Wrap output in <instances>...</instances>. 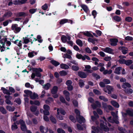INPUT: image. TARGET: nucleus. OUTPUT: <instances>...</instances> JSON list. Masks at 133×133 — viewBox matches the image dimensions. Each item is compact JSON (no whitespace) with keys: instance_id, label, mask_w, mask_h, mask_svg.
I'll list each match as a JSON object with an SVG mask.
<instances>
[{"instance_id":"obj_63","label":"nucleus","mask_w":133,"mask_h":133,"mask_svg":"<svg viewBox=\"0 0 133 133\" xmlns=\"http://www.w3.org/2000/svg\"><path fill=\"white\" fill-rule=\"evenodd\" d=\"M132 20V18L131 17H128L126 18L125 19V20L126 21L128 22H131Z\"/></svg>"},{"instance_id":"obj_8","label":"nucleus","mask_w":133,"mask_h":133,"mask_svg":"<svg viewBox=\"0 0 133 133\" xmlns=\"http://www.w3.org/2000/svg\"><path fill=\"white\" fill-rule=\"evenodd\" d=\"M110 45L112 46H115L117 45V43L118 42V40L116 38H112L110 39Z\"/></svg>"},{"instance_id":"obj_2","label":"nucleus","mask_w":133,"mask_h":133,"mask_svg":"<svg viewBox=\"0 0 133 133\" xmlns=\"http://www.w3.org/2000/svg\"><path fill=\"white\" fill-rule=\"evenodd\" d=\"M100 122L101 123L100 124L99 126L101 129L105 131H108L109 130V129L107 126V123L105 125L104 124L105 123L103 120H101Z\"/></svg>"},{"instance_id":"obj_57","label":"nucleus","mask_w":133,"mask_h":133,"mask_svg":"<svg viewBox=\"0 0 133 133\" xmlns=\"http://www.w3.org/2000/svg\"><path fill=\"white\" fill-rule=\"evenodd\" d=\"M85 51L87 52L89 54H91L92 52L91 51L90 48L87 47L85 48Z\"/></svg>"},{"instance_id":"obj_37","label":"nucleus","mask_w":133,"mask_h":133,"mask_svg":"<svg viewBox=\"0 0 133 133\" xmlns=\"http://www.w3.org/2000/svg\"><path fill=\"white\" fill-rule=\"evenodd\" d=\"M34 51H33L31 52H29L28 54V57L30 58L34 56Z\"/></svg>"},{"instance_id":"obj_38","label":"nucleus","mask_w":133,"mask_h":133,"mask_svg":"<svg viewBox=\"0 0 133 133\" xmlns=\"http://www.w3.org/2000/svg\"><path fill=\"white\" fill-rule=\"evenodd\" d=\"M25 14L24 12H22L17 13V17L24 16H25Z\"/></svg>"},{"instance_id":"obj_62","label":"nucleus","mask_w":133,"mask_h":133,"mask_svg":"<svg viewBox=\"0 0 133 133\" xmlns=\"http://www.w3.org/2000/svg\"><path fill=\"white\" fill-rule=\"evenodd\" d=\"M37 9H32L29 10V12L31 14L34 13L36 11Z\"/></svg>"},{"instance_id":"obj_26","label":"nucleus","mask_w":133,"mask_h":133,"mask_svg":"<svg viewBox=\"0 0 133 133\" xmlns=\"http://www.w3.org/2000/svg\"><path fill=\"white\" fill-rule=\"evenodd\" d=\"M111 104L112 105L116 108H118L119 107V105L118 103L115 101H112L111 102Z\"/></svg>"},{"instance_id":"obj_14","label":"nucleus","mask_w":133,"mask_h":133,"mask_svg":"<svg viewBox=\"0 0 133 133\" xmlns=\"http://www.w3.org/2000/svg\"><path fill=\"white\" fill-rule=\"evenodd\" d=\"M1 89L3 90V93L9 95H11V93H10V91L6 89L4 87H2Z\"/></svg>"},{"instance_id":"obj_58","label":"nucleus","mask_w":133,"mask_h":133,"mask_svg":"<svg viewBox=\"0 0 133 133\" xmlns=\"http://www.w3.org/2000/svg\"><path fill=\"white\" fill-rule=\"evenodd\" d=\"M72 83V82L70 80H68L66 82V84L67 86L71 85Z\"/></svg>"},{"instance_id":"obj_61","label":"nucleus","mask_w":133,"mask_h":133,"mask_svg":"<svg viewBox=\"0 0 133 133\" xmlns=\"http://www.w3.org/2000/svg\"><path fill=\"white\" fill-rule=\"evenodd\" d=\"M59 99L61 102L62 103H64V102H65V100L63 96L60 97Z\"/></svg>"},{"instance_id":"obj_13","label":"nucleus","mask_w":133,"mask_h":133,"mask_svg":"<svg viewBox=\"0 0 133 133\" xmlns=\"http://www.w3.org/2000/svg\"><path fill=\"white\" fill-rule=\"evenodd\" d=\"M106 87L108 90V94H111V91H112L113 89L112 87L111 86L107 85Z\"/></svg>"},{"instance_id":"obj_19","label":"nucleus","mask_w":133,"mask_h":133,"mask_svg":"<svg viewBox=\"0 0 133 133\" xmlns=\"http://www.w3.org/2000/svg\"><path fill=\"white\" fill-rule=\"evenodd\" d=\"M41 38V36L40 35H38L37 36V39L35 38V41H38L39 42L42 43L43 41V40Z\"/></svg>"},{"instance_id":"obj_60","label":"nucleus","mask_w":133,"mask_h":133,"mask_svg":"<svg viewBox=\"0 0 133 133\" xmlns=\"http://www.w3.org/2000/svg\"><path fill=\"white\" fill-rule=\"evenodd\" d=\"M99 85L102 88H104L105 87V84L103 82H100L99 83Z\"/></svg>"},{"instance_id":"obj_16","label":"nucleus","mask_w":133,"mask_h":133,"mask_svg":"<svg viewBox=\"0 0 133 133\" xmlns=\"http://www.w3.org/2000/svg\"><path fill=\"white\" fill-rule=\"evenodd\" d=\"M37 107L34 105L31 106L30 107V110L32 112H35L37 110Z\"/></svg>"},{"instance_id":"obj_47","label":"nucleus","mask_w":133,"mask_h":133,"mask_svg":"<svg viewBox=\"0 0 133 133\" xmlns=\"http://www.w3.org/2000/svg\"><path fill=\"white\" fill-rule=\"evenodd\" d=\"M72 70L74 71H77L79 69V68L77 66L73 65L72 66Z\"/></svg>"},{"instance_id":"obj_25","label":"nucleus","mask_w":133,"mask_h":133,"mask_svg":"<svg viewBox=\"0 0 133 133\" xmlns=\"http://www.w3.org/2000/svg\"><path fill=\"white\" fill-rule=\"evenodd\" d=\"M18 128L17 125L16 124V123L14 122L13 124L12 125L11 127V129L12 131H13Z\"/></svg>"},{"instance_id":"obj_15","label":"nucleus","mask_w":133,"mask_h":133,"mask_svg":"<svg viewBox=\"0 0 133 133\" xmlns=\"http://www.w3.org/2000/svg\"><path fill=\"white\" fill-rule=\"evenodd\" d=\"M122 69V68L121 66H118L115 69L114 73L118 75L120 74V71Z\"/></svg>"},{"instance_id":"obj_43","label":"nucleus","mask_w":133,"mask_h":133,"mask_svg":"<svg viewBox=\"0 0 133 133\" xmlns=\"http://www.w3.org/2000/svg\"><path fill=\"white\" fill-rule=\"evenodd\" d=\"M24 92L26 94L28 95H29L30 96V95H31V94H32V92L31 91L28 90H24Z\"/></svg>"},{"instance_id":"obj_1","label":"nucleus","mask_w":133,"mask_h":133,"mask_svg":"<svg viewBox=\"0 0 133 133\" xmlns=\"http://www.w3.org/2000/svg\"><path fill=\"white\" fill-rule=\"evenodd\" d=\"M31 69L32 70L33 72H35L36 77H41V74L40 72L43 71V70L41 68H35L32 67Z\"/></svg>"},{"instance_id":"obj_59","label":"nucleus","mask_w":133,"mask_h":133,"mask_svg":"<svg viewBox=\"0 0 133 133\" xmlns=\"http://www.w3.org/2000/svg\"><path fill=\"white\" fill-rule=\"evenodd\" d=\"M44 115H49L50 114L49 110H44L43 111Z\"/></svg>"},{"instance_id":"obj_46","label":"nucleus","mask_w":133,"mask_h":133,"mask_svg":"<svg viewBox=\"0 0 133 133\" xmlns=\"http://www.w3.org/2000/svg\"><path fill=\"white\" fill-rule=\"evenodd\" d=\"M18 25L16 24H13L11 26V29L14 30L15 31L16 29L17 28Z\"/></svg>"},{"instance_id":"obj_11","label":"nucleus","mask_w":133,"mask_h":133,"mask_svg":"<svg viewBox=\"0 0 133 133\" xmlns=\"http://www.w3.org/2000/svg\"><path fill=\"white\" fill-rule=\"evenodd\" d=\"M58 90V87L56 86H54L51 90V93L52 94H56Z\"/></svg>"},{"instance_id":"obj_42","label":"nucleus","mask_w":133,"mask_h":133,"mask_svg":"<svg viewBox=\"0 0 133 133\" xmlns=\"http://www.w3.org/2000/svg\"><path fill=\"white\" fill-rule=\"evenodd\" d=\"M68 20L67 19H63L61 20L59 22V24H63L65 23H66L68 22Z\"/></svg>"},{"instance_id":"obj_64","label":"nucleus","mask_w":133,"mask_h":133,"mask_svg":"<svg viewBox=\"0 0 133 133\" xmlns=\"http://www.w3.org/2000/svg\"><path fill=\"white\" fill-rule=\"evenodd\" d=\"M67 88L68 90L70 91H71L73 89V87L71 85L68 86Z\"/></svg>"},{"instance_id":"obj_35","label":"nucleus","mask_w":133,"mask_h":133,"mask_svg":"<svg viewBox=\"0 0 133 133\" xmlns=\"http://www.w3.org/2000/svg\"><path fill=\"white\" fill-rule=\"evenodd\" d=\"M69 118L72 122L74 123L76 122V120L75 118L72 115H70Z\"/></svg>"},{"instance_id":"obj_22","label":"nucleus","mask_w":133,"mask_h":133,"mask_svg":"<svg viewBox=\"0 0 133 133\" xmlns=\"http://www.w3.org/2000/svg\"><path fill=\"white\" fill-rule=\"evenodd\" d=\"M51 63L55 66H57L60 64V63L54 60H52L50 61Z\"/></svg>"},{"instance_id":"obj_45","label":"nucleus","mask_w":133,"mask_h":133,"mask_svg":"<svg viewBox=\"0 0 133 133\" xmlns=\"http://www.w3.org/2000/svg\"><path fill=\"white\" fill-rule=\"evenodd\" d=\"M13 3L15 5H19L22 4L21 1L19 0H15L13 1Z\"/></svg>"},{"instance_id":"obj_21","label":"nucleus","mask_w":133,"mask_h":133,"mask_svg":"<svg viewBox=\"0 0 133 133\" xmlns=\"http://www.w3.org/2000/svg\"><path fill=\"white\" fill-rule=\"evenodd\" d=\"M124 91L127 94H131L132 93L133 91L132 89L129 88L125 89Z\"/></svg>"},{"instance_id":"obj_54","label":"nucleus","mask_w":133,"mask_h":133,"mask_svg":"<svg viewBox=\"0 0 133 133\" xmlns=\"http://www.w3.org/2000/svg\"><path fill=\"white\" fill-rule=\"evenodd\" d=\"M43 108L44 110H49L50 109V107L48 105L44 104L43 106Z\"/></svg>"},{"instance_id":"obj_6","label":"nucleus","mask_w":133,"mask_h":133,"mask_svg":"<svg viewBox=\"0 0 133 133\" xmlns=\"http://www.w3.org/2000/svg\"><path fill=\"white\" fill-rule=\"evenodd\" d=\"M12 14V13L10 11H9L5 13L3 17L2 18L0 19V21H2L5 19V17H10Z\"/></svg>"},{"instance_id":"obj_5","label":"nucleus","mask_w":133,"mask_h":133,"mask_svg":"<svg viewBox=\"0 0 133 133\" xmlns=\"http://www.w3.org/2000/svg\"><path fill=\"white\" fill-rule=\"evenodd\" d=\"M76 118L78 122L80 123H81L82 122H84L85 119L83 116H80V115H78V116H76Z\"/></svg>"},{"instance_id":"obj_24","label":"nucleus","mask_w":133,"mask_h":133,"mask_svg":"<svg viewBox=\"0 0 133 133\" xmlns=\"http://www.w3.org/2000/svg\"><path fill=\"white\" fill-rule=\"evenodd\" d=\"M38 97V95L35 93H34L33 95L32 94L30 95V98L32 99H35Z\"/></svg>"},{"instance_id":"obj_36","label":"nucleus","mask_w":133,"mask_h":133,"mask_svg":"<svg viewBox=\"0 0 133 133\" xmlns=\"http://www.w3.org/2000/svg\"><path fill=\"white\" fill-rule=\"evenodd\" d=\"M81 7L85 12H87L88 11V9L86 5H83L81 6Z\"/></svg>"},{"instance_id":"obj_31","label":"nucleus","mask_w":133,"mask_h":133,"mask_svg":"<svg viewBox=\"0 0 133 133\" xmlns=\"http://www.w3.org/2000/svg\"><path fill=\"white\" fill-rule=\"evenodd\" d=\"M113 18L114 20L118 22H119L121 20V18L117 16H114Z\"/></svg>"},{"instance_id":"obj_17","label":"nucleus","mask_w":133,"mask_h":133,"mask_svg":"<svg viewBox=\"0 0 133 133\" xmlns=\"http://www.w3.org/2000/svg\"><path fill=\"white\" fill-rule=\"evenodd\" d=\"M49 119L52 123L54 124H56L57 123V120L55 118L52 116H50Z\"/></svg>"},{"instance_id":"obj_30","label":"nucleus","mask_w":133,"mask_h":133,"mask_svg":"<svg viewBox=\"0 0 133 133\" xmlns=\"http://www.w3.org/2000/svg\"><path fill=\"white\" fill-rule=\"evenodd\" d=\"M62 42L64 43H65L67 42V37L64 35H63L61 38Z\"/></svg>"},{"instance_id":"obj_50","label":"nucleus","mask_w":133,"mask_h":133,"mask_svg":"<svg viewBox=\"0 0 133 133\" xmlns=\"http://www.w3.org/2000/svg\"><path fill=\"white\" fill-rule=\"evenodd\" d=\"M63 57L64 58H68L69 59H70L71 58H72L71 56V55L68 54H64L63 56Z\"/></svg>"},{"instance_id":"obj_51","label":"nucleus","mask_w":133,"mask_h":133,"mask_svg":"<svg viewBox=\"0 0 133 133\" xmlns=\"http://www.w3.org/2000/svg\"><path fill=\"white\" fill-rule=\"evenodd\" d=\"M44 127L42 126L41 125L39 127V130L42 133H44Z\"/></svg>"},{"instance_id":"obj_20","label":"nucleus","mask_w":133,"mask_h":133,"mask_svg":"<svg viewBox=\"0 0 133 133\" xmlns=\"http://www.w3.org/2000/svg\"><path fill=\"white\" fill-rule=\"evenodd\" d=\"M60 67L61 68L63 69H68L69 68L68 65L65 64H61L60 65Z\"/></svg>"},{"instance_id":"obj_23","label":"nucleus","mask_w":133,"mask_h":133,"mask_svg":"<svg viewBox=\"0 0 133 133\" xmlns=\"http://www.w3.org/2000/svg\"><path fill=\"white\" fill-rule=\"evenodd\" d=\"M6 108V109L10 111H13L15 110V108L14 107H12L9 105L7 106Z\"/></svg>"},{"instance_id":"obj_52","label":"nucleus","mask_w":133,"mask_h":133,"mask_svg":"<svg viewBox=\"0 0 133 133\" xmlns=\"http://www.w3.org/2000/svg\"><path fill=\"white\" fill-rule=\"evenodd\" d=\"M57 131L58 133H65V131L63 129L60 128H58Z\"/></svg>"},{"instance_id":"obj_53","label":"nucleus","mask_w":133,"mask_h":133,"mask_svg":"<svg viewBox=\"0 0 133 133\" xmlns=\"http://www.w3.org/2000/svg\"><path fill=\"white\" fill-rule=\"evenodd\" d=\"M95 104L97 107L98 108H100L101 107V103L98 101H96L95 102Z\"/></svg>"},{"instance_id":"obj_33","label":"nucleus","mask_w":133,"mask_h":133,"mask_svg":"<svg viewBox=\"0 0 133 133\" xmlns=\"http://www.w3.org/2000/svg\"><path fill=\"white\" fill-rule=\"evenodd\" d=\"M60 75L61 76H64L66 75L67 74V72L65 71L64 70H62L61 71L59 72Z\"/></svg>"},{"instance_id":"obj_3","label":"nucleus","mask_w":133,"mask_h":133,"mask_svg":"<svg viewBox=\"0 0 133 133\" xmlns=\"http://www.w3.org/2000/svg\"><path fill=\"white\" fill-rule=\"evenodd\" d=\"M14 36H12V38H10V40L12 42L14 43L15 44H16V45H17L18 46H19V47H21L22 46V43H21L22 42V41H19L18 39H16L15 40V41H13V39L14 38Z\"/></svg>"},{"instance_id":"obj_56","label":"nucleus","mask_w":133,"mask_h":133,"mask_svg":"<svg viewBox=\"0 0 133 133\" xmlns=\"http://www.w3.org/2000/svg\"><path fill=\"white\" fill-rule=\"evenodd\" d=\"M133 38L129 36H127L125 37V39L128 41H131L133 39Z\"/></svg>"},{"instance_id":"obj_39","label":"nucleus","mask_w":133,"mask_h":133,"mask_svg":"<svg viewBox=\"0 0 133 133\" xmlns=\"http://www.w3.org/2000/svg\"><path fill=\"white\" fill-rule=\"evenodd\" d=\"M125 61L126 60L124 59H120L118 61L119 63L120 64H125Z\"/></svg>"},{"instance_id":"obj_34","label":"nucleus","mask_w":133,"mask_h":133,"mask_svg":"<svg viewBox=\"0 0 133 133\" xmlns=\"http://www.w3.org/2000/svg\"><path fill=\"white\" fill-rule=\"evenodd\" d=\"M92 76L94 77L95 78L96 80H98L100 79V76L96 73H92Z\"/></svg>"},{"instance_id":"obj_27","label":"nucleus","mask_w":133,"mask_h":133,"mask_svg":"<svg viewBox=\"0 0 133 133\" xmlns=\"http://www.w3.org/2000/svg\"><path fill=\"white\" fill-rule=\"evenodd\" d=\"M0 111L4 114L7 113L6 111L3 107H0Z\"/></svg>"},{"instance_id":"obj_7","label":"nucleus","mask_w":133,"mask_h":133,"mask_svg":"<svg viewBox=\"0 0 133 133\" xmlns=\"http://www.w3.org/2000/svg\"><path fill=\"white\" fill-rule=\"evenodd\" d=\"M102 50L104 52L109 54H114V52H113V50L112 49L109 47H106L105 48H104Z\"/></svg>"},{"instance_id":"obj_49","label":"nucleus","mask_w":133,"mask_h":133,"mask_svg":"<svg viewBox=\"0 0 133 133\" xmlns=\"http://www.w3.org/2000/svg\"><path fill=\"white\" fill-rule=\"evenodd\" d=\"M103 81L105 84H108L110 83V81L108 79H104L103 80Z\"/></svg>"},{"instance_id":"obj_4","label":"nucleus","mask_w":133,"mask_h":133,"mask_svg":"<svg viewBox=\"0 0 133 133\" xmlns=\"http://www.w3.org/2000/svg\"><path fill=\"white\" fill-rule=\"evenodd\" d=\"M6 37L7 36H4L2 34H0V43H5L7 39Z\"/></svg>"},{"instance_id":"obj_32","label":"nucleus","mask_w":133,"mask_h":133,"mask_svg":"<svg viewBox=\"0 0 133 133\" xmlns=\"http://www.w3.org/2000/svg\"><path fill=\"white\" fill-rule=\"evenodd\" d=\"M76 44L82 47L83 46V43L82 41L79 39H77L76 41Z\"/></svg>"},{"instance_id":"obj_10","label":"nucleus","mask_w":133,"mask_h":133,"mask_svg":"<svg viewBox=\"0 0 133 133\" xmlns=\"http://www.w3.org/2000/svg\"><path fill=\"white\" fill-rule=\"evenodd\" d=\"M78 74L80 77L83 78H86L87 76V75L85 72L82 71H79Z\"/></svg>"},{"instance_id":"obj_44","label":"nucleus","mask_w":133,"mask_h":133,"mask_svg":"<svg viewBox=\"0 0 133 133\" xmlns=\"http://www.w3.org/2000/svg\"><path fill=\"white\" fill-rule=\"evenodd\" d=\"M77 126L78 130H83V127L79 124H77Z\"/></svg>"},{"instance_id":"obj_29","label":"nucleus","mask_w":133,"mask_h":133,"mask_svg":"<svg viewBox=\"0 0 133 133\" xmlns=\"http://www.w3.org/2000/svg\"><path fill=\"white\" fill-rule=\"evenodd\" d=\"M132 62V61L131 59L126 60L125 64L127 66H129L131 65Z\"/></svg>"},{"instance_id":"obj_9","label":"nucleus","mask_w":133,"mask_h":133,"mask_svg":"<svg viewBox=\"0 0 133 133\" xmlns=\"http://www.w3.org/2000/svg\"><path fill=\"white\" fill-rule=\"evenodd\" d=\"M20 128L21 130L23 131H25L27 130V127L24 121L21 124Z\"/></svg>"},{"instance_id":"obj_28","label":"nucleus","mask_w":133,"mask_h":133,"mask_svg":"<svg viewBox=\"0 0 133 133\" xmlns=\"http://www.w3.org/2000/svg\"><path fill=\"white\" fill-rule=\"evenodd\" d=\"M126 112H127L128 115L129 116L133 117V110H127Z\"/></svg>"},{"instance_id":"obj_48","label":"nucleus","mask_w":133,"mask_h":133,"mask_svg":"<svg viewBox=\"0 0 133 133\" xmlns=\"http://www.w3.org/2000/svg\"><path fill=\"white\" fill-rule=\"evenodd\" d=\"M72 103L73 105L75 107H77L78 105V102L76 100H74L72 101Z\"/></svg>"},{"instance_id":"obj_55","label":"nucleus","mask_w":133,"mask_h":133,"mask_svg":"<svg viewBox=\"0 0 133 133\" xmlns=\"http://www.w3.org/2000/svg\"><path fill=\"white\" fill-rule=\"evenodd\" d=\"M63 93L65 96V97L69 96L70 93L68 91L66 90H64L63 91Z\"/></svg>"},{"instance_id":"obj_41","label":"nucleus","mask_w":133,"mask_h":133,"mask_svg":"<svg viewBox=\"0 0 133 133\" xmlns=\"http://www.w3.org/2000/svg\"><path fill=\"white\" fill-rule=\"evenodd\" d=\"M93 92L96 95H101V93L99 90L97 89H94L93 90Z\"/></svg>"},{"instance_id":"obj_12","label":"nucleus","mask_w":133,"mask_h":133,"mask_svg":"<svg viewBox=\"0 0 133 133\" xmlns=\"http://www.w3.org/2000/svg\"><path fill=\"white\" fill-rule=\"evenodd\" d=\"M126 48L124 46H121L119 47V49L121 50V51L122 53L124 54H127L128 52V49L126 48V49H125Z\"/></svg>"},{"instance_id":"obj_40","label":"nucleus","mask_w":133,"mask_h":133,"mask_svg":"<svg viewBox=\"0 0 133 133\" xmlns=\"http://www.w3.org/2000/svg\"><path fill=\"white\" fill-rule=\"evenodd\" d=\"M23 39L24 42V43L27 44L29 42V39L27 38V37H23Z\"/></svg>"},{"instance_id":"obj_18","label":"nucleus","mask_w":133,"mask_h":133,"mask_svg":"<svg viewBox=\"0 0 133 133\" xmlns=\"http://www.w3.org/2000/svg\"><path fill=\"white\" fill-rule=\"evenodd\" d=\"M43 88L45 90H48L51 86V84L49 83H47L43 85Z\"/></svg>"}]
</instances>
